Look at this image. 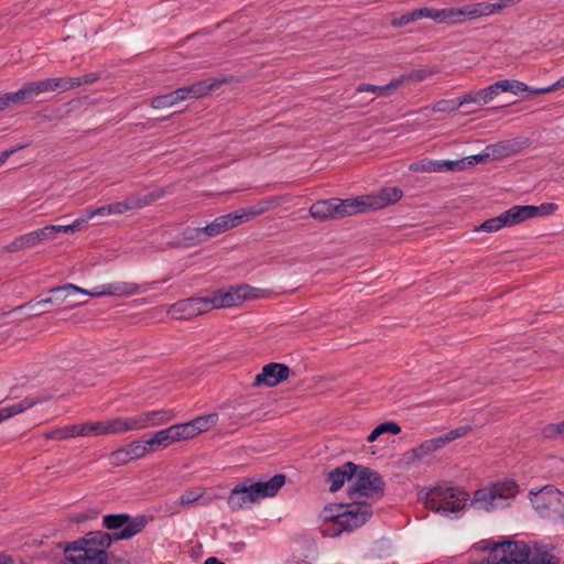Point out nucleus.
I'll use <instances>...</instances> for the list:
<instances>
[{
    "instance_id": "1",
    "label": "nucleus",
    "mask_w": 564,
    "mask_h": 564,
    "mask_svg": "<svg viewBox=\"0 0 564 564\" xmlns=\"http://www.w3.org/2000/svg\"><path fill=\"white\" fill-rule=\"evenodd\" d=\"M403 192L399 187H386L376 194L354 198H328L315 202L308 209L310 216L318 221L339 219L369 210H379L399 202Z\"/></svg>"
},
{
    "instance_id": "2",
    "label": "nucleus",
    "mask_w": 564,
    "mask_h": 564,
    "mask_svg": "<svg viewBox=\"0 0 564 564\" xmlns=\"http://www.w3.org/2000/svg\"><path fill=\"white\" fill-rule=\"evenodd\" d=\"M371 505L355 500L352 503H329L321 512L323 523L321 534L327 538H337L344 532L364 525L371 517Z\"/></svg>"
},
{
    "instance_id": "3",
    "label": "nucleus",
    "mask_w": 564,
    "mask_h": 564,
    "mask_svg": "<svg viewBox=\"0 0 564 564\" xmlns=\"http://www.w3.org/2000/svg\"><path fill=\"white\" fill-rule=\"evenodd\" d=\"M469 500V495L464 489L438 485L426 492L424 503L434 512L458 518Z\"/></svg>"
},
{
    "instance_id": "4",
    "label": "nucleus",
    "mask_w": 564,
    "mask_h": 564,
    "mask_svg": "<svg viewBox=\"0 0 564 564\" xmlns=\"http://www.w3.org/2000/svg\"><path fill=\"white\" fill-rule=\"evenodd\" d=\"M518 494V485L513 480L494 482L475 491L470 502L477 509L491 512L506 508Z\"/></svg>"
},
{
    "instance_id": "5",
    "label": "nucleus",
    "mask_w": 564,
    "mask_h": 564,
    "mask_svg": "<svg viewBox=\"0 0 564 564\" xmlns=\"http://www.w3.org/2000/svg\"><path fill=\"white\" fill-rule=\"evenodd\" d=\"M530 501L541 517L564 522V492L554 486L530 491Z\"/></svg>"
},
{
    "instance_id": "6",
    "label": "nucleus",
    "mask_w": 564,
    "mask_h": 564,
    "mask_svg": "<svg viewBox=\"0 0 564 564\" xmlns=\"http://www.w3.org/2000/svg\"><path fill=\"white\" fill-rule=\"evenodd\" d=\"M215 87V83L199 80L192 85L184 86L171 93L152 98L151 107L154 109H163L187 99L200 98L208 95Z\"/></svg>"
},
{
    "instance_id": "7",
    "label": "nucleus",
    "mask_w": 564,
    "mask_h": 564,
    "mask_svg": "<svg viewBox=\"0 0 564 564\" xmlns=\"http://www.w3.org/2000/svg\"><path fill=\"white\" fill-rule=\"evenodd\" d=\"M486 549L490 550L486 564H523L528 557V544L522 541L490 542Z\"/></svg>"
},
{
    "instance_id": "8",
    "label": "nucleus",
    "mask_w": 564,
    "mask_h": 564,
    "mask_svg": "<svg viewBox=\"0 0 564 564\" xmlns=\"http://www.w3.org/2000/svg\"><path fill=\"white\" fill-rule=\"evenodd\" d=\"M264 296V291L257 288H251L248 284H241L236 288L227 290L220 289L214 291L209 295L210 304L214 308L232 307L240 305L246 300H254Z\"/></svg>"
},
{
    "instance_id": "9",
    "label": "nucleus",
    "mask_w": 564,
    "mask_h": 564,
    "mask_svg": "<svg viewBox=\"0 0 564 564\" xmlns=\"http://www.w3.org/2000/svg\"><path fill=\"white\" fill-rule=\"evenodd\" d=\"M352 479L354 485L348 491L350 499H355L356 496L381 497L383 495L384 482L378 473L358 466Z\"/></svg>"
},
{
    "instance_id": "10",
    "label": "nucleus",
    "mask_w": 564,
    "mask_h": 564,
    "mask_svg": "<svg viewBox=\"0 0 564 564\" xmlns=\"http://www.w3.org/2000/svg\"><path fill=\"white\" fill-rule=\"evenodd\" d=\"M62 77L46 78L37 82H30L24 84L19 90L8 93L9 101L11 105L19 104L24 100H32L43 93L63 91Z\"/></svg>"
},
{
    "instance_id": "11",
    "label": "nucleus",
    "mask_w": 564,
    "mask_h": 564,
    "mask_svg": "<svg viewBox=\"0 0 564 564\" xmlns=\"http://www.w3.org/2000/svg\"><path fill=\"white\" fill-rule=\"evenodd\" d=\"M213 310L208 296H193L183 299L167 308V314L175 319H192L196 316L206 314Z\"/></svg>"
},
{
    "instance_id": "12",
    "label": "nucleus",
    "mask_w": 564,
    "mask_h": 564,
    "mask_svg": "<svg viewBox=\"0 0 564 564\" xmlns=\"http://www.w3.org/2000/svg\"><path fill=\"white\" fill-rule=\"evenodd\" d=\"M466 432V427H459L456 430H452L448 433L441 435L438 437L426 440L420 446L406 452L404 454V459L406 463H413L414 460L424 459L426 456L444 447L449 442L463 436Z\"/></svg>"
},
{
    "instance_id": "13",
    "label": "nucleus",
    "mask_w": 564,
    "mask_h": 564,
    "mask_svg": "<svg viewBox=\"0 0 564 564\" xmlns=\"http://www.w3.org/2000/svg\"><path fill=\"white\" fill-rule=\"evenodd\" d=\"M66 560L73 564H105L108 560L107 552L102 549H91L85 545H72L67 543L64 547Z\"/></svg>"
},
{
    "instance_id": "14",
    "label": "nucleus",
    "mask_w": 564,
    "mask_h": 564,
    "mask_svg": "<svg viewBox=\"0 0 564 564\" xmlns=\"http://www.w3.org/2000/svg\"><path fill=\"white\" fill-rule=\"evenodd\" d=\"M164 194H165L164 189L160 188V189H155L151 193H148L145 195H140V194L132 195L130 197H127L122 202H117V203L107 205L109 215H120L128 210L143 208L145 206L151 205L155 200L162 198L164 196Z\"/></svg>"
},
{
    "instance_id": "15",
    "label": "nucleus",
    "mask_w": 564,
    "mask_h": 564,
    "mask_svg": "<svg viewBox=\"0 0 564 564\" xmlns=\"http://www.w3.org/2000/svg\"><path fill=\"white\" fill-rule=\"evenodd\" d=\"M290 375V368L284 364L271 362L265 365L261 372L254 378V386H267L274 387L288 379Z\"/></svg>"
},
{
    "instance_id": "16",
    "label": "nucleus",
    "mask_w": 564,
    "mask_h": 564,
    "mask_svg": "<svg viewBox=\"0 0 564 564\" xmlns=\"http://www.w3.org/2000/svg\"><path fill=\"white\" fill-rule=\"evenodd\" d=\"M173 417L174 411L167 409L152 410L133 415L135 431L166 424Z\"/></svg>"
},
{
    "instance_id": "17",
    "label": "nucleus",
    "mask_w": 564,
    "mask_h": 564,
    "mask_svg": "<svg viewBox=\"0 0 564 564\" xmlns=\"http://www.w3.org/2000/svg\"><path fill=\"white\" fill-rule=\"evenodd\" d=\"M169 279H163L162 281H153L144 284H137L133 282H124L118 281L112 283H107V292L110 296H131L140 293L148 292L153 290L154 286L161 282L165 283Z\"/></svg>"
},
{
    "instance_id": "18",
    "label": "nucleus",
    "mask_w": 564,
    "mask_h": 564,
    "mask_svg": "<svg viewBox=\"0 0 564 564\" xmlns=\"http://www.w3.org/2000/svg\"><path fill=\"white\" fill-rule=\"evenodd\" d=\"M257 502L248 479L237 484L230 491L227 503L232 511H238Z\"/></svg>"
},
{
    "instance_id": "19",
    "label": "nucleus",
    "mask_w": 564,
    "mask_h": 564,
    "mask_svg": "<svg viewBox=\"0 0 564 564\" xmlns=\"http://www.w3.org/2000/svg\"><path fill=\"white\" fill-rule=\"evenodd\" d=\"M530 145L527 138H513L488 145V152H491V159H501L520 153Z\"/></svg>"
},
{
    "instance_id": "20",
    "label": "nucleus",
    "mask_w": 564,
    "mask_h": 564,
    "mask_svg": "<svg viewBox=\"0 0 564 564\" xmlns=\"http://www.w3.org/2000/svg\"><path fill=\"white\" fill-rule=\"evenodd\" d=\"M248 481L256 501L258 502L261 498L275 496L280 488L285 484V476L278 474L267 481H253L252 479H248Z\"/></svg>"
},
{
    "instance_id": "21",
    "label": "nucleus",
    "mask_w": 564,
    "mask_h": 564,
    "mask_svg": "<svg viewBox=\"0 0 564 564\" xmlns=\"http://www.w3.org/2000/svg\"><path fill=\"white\" fill-rule=\"evenodd\" d=\"M471 4H465L458 8L451 7L438 9L437 21L445 24H458L473 19Z\"/></svg>"
},
{
    "instance_id": "22",
    "label": "nucleus",
    "mask_w": 564,
    "mask_h": 564,
    "mask_svg": "<svg viewBox=\"0 0 564 564\" xmlns=\"http://www.w3.org/2000/svg\"><path fill=\"white\" fill-rule=\"evenodd\" d=\"M358 469V465L348 462L343 466L332 469L327 474V480L330 484L329 490L335 492L339 490L347 480H351Z\"/></svg>"
},
{
    "instance_id": "23",
    "label": "nucleus",
    "mask_w": 564,
    "mask_h": 564,
    "mask_svg": "<svg viewBox=\"0 0 564 564\" xmlns=\"http://www.w3.org/2000/svg\"><path fill=\"white\" fill-rule=\"evenodd\" d=\"M538 209L532 205H516L501 213L506 227L520 224L524 220L536 217Z\"/></svg>"
},
{
    "instance_id": "24",
    "label": "nucleus",
    "mask_w": 564,
    "mask_h": 564,
    "mask_svg": "<svg viewBox=\"0 0 564 564\" xmlns=\"http://www.w3.org/2000/svg\"><path fill=\"white\" fill-rule=\"evenodd\" d=\"M523 564H558V558L550 552L547 545L534 542L532 547L528 545V557Z\"/></svg>"
},
{
    "instance_id": "25",
    "label": "nucleus",
    "mask_w": 564,
    "mask_h": 564,
    "mask_svg": "<svg viewBox=\"0 0 564 564\" xmlns=\"http://www.w3.org/2000/svg\"><path fill=\"white\" fill-rule=\"evenodd\" d=\"M237 216L234 213H229L223 216L215 218L214 221L203 227V230L207 235V238L216 237L231 228L238 226L236 220Z\"/></svg>"
},
{
    "instance_id": "26",
    "label": "nucleus",
    "mask_w": 564,
    "mask_h": 564,
    "mask_svg": "<svg viewBox=\"0 0 564 564\" xmlns=\"http://www.w3.org/2000/svg\"><path fill=\"white\" fill-rule=\"evenodd\" d=\"M112 539L109 533L104 531H93L87 533L84 538H80L72 545H87L91 549H102L104 552L111 545Z\"/></svg>"
},
{
    "instance_id": "27",
    "label": "nucleus",
    "mask_w": 564,
    "mask_h": 564,
    "mask_svg": "<svg viewBox=\"0 0 564 564\" xmlns=\"http://www.w3.org/2000/svg\"><path fill=\"white\" fill-rule=\"evenodd\" d=\"M47 400V398H39V397H26L23 400L10 404L8 406L0 408V423L12 417L15 414H19L37 403Z\"/></svg>"
},
{
    "instance_id": "28",
    "label": "nucleus",
    "mask_w": 564,
    "mask_h": 564,
    "mask_svg": "<svg viewBox=\"0 0 564 564\" xmlns=\"http://www.w3.org/2000/svg\"><path fill=\"white\" fill-rule=\"evenodd\" d=\"M149 523V518L147 516H137L134 518L129 516V521L123 525V529L118 533H115L113 538L116 540H128L138 533L142 532L143 529Z\"/></svg>"
},
{
    "instance_id": "29",
    "label": "nucleus",
    "mask_w": 564,
    "mask_h": 564,
    "mask_svg": "<svg viewBox=\"0 0 564 564\" xmlns=\"http://www.w3.org/2000/svg\"><path fill=\"white\" fill-rule=\"evenodd\" d=\"M406 78H409V76L402 75L398 78L392 79L389 84L382 86L361 84L357 88V91H368L376 94L377 96H388L391 95L395 89H398Z\"/></svg>"
},
{
    "instance_id": "30",
    "label": "nucleus",
    "mask_w": 564,
    "mask_h": 564,
    "mask_svg": "<svg viewBox=\"0 0 564 564\" xmlns=\"http://www.w3.org/2000/svg\"><path fill=\"white\" fill-rule=\"evenodd\" d=\"M106 424L108 435L123 434L127 432L135 431L133 415L116 416L110 420H106Z\"/></svg>"
},
{
    "instance_id": "31",
    "label": "nucleus",
    "mask_w": 564,
    "mask_h": 564,
    "mask_svg": "<svg viewBox=\"0 0 564 564\" xmlns=\"http://www.w3.org/2000/svg\"><path fill=\"white\" fill-rule=\"evenodd\" d=\"M271 207V203L265 200L261 202L254 206L248 207V208H241L236 212H234V215L237 216L236 220L238 223V226L245 221H248L249 219L257 217L261 214H264L268 212Z\"/></svg>"
},
{
    "instance_id": "32",
    "label": "nucleus",
    "mask_w": 564,
    "mask_h": 564,
    "mask_svg": "<svg viewBox=\"0 0 564 564\" xmlns=\"http://www.w3.org/2000/svg\"><path fill=\"white\" fill-rule=\"evenodd\" d=\"M462 97H463L464 105L476 104L478 106L487 105L491 100L495 99V95H494V90L491 89V86H488V87H486L484 89H479V90H471V91L463 95Z\"/></svg>"
},
{
    "instance_id": "33",
    "label": "nucleus",
    "mask_w": 564,
    "mask_h": 564,
    "mask_svg": "<svg viewBox=\"0 0 564 564\" xmlns=\"http://www.w3.org/2000/svg\"><path fill=\"white\" fill-rule=\"evenodd\" d=\"M76 436H79V424H69L62 427H54L43 433V437L46 440L63 441Z\"/></svg>"
},
{
    "instance_id": "34",
    "label": "nucleus",
    "mask_w": 564,
    "mask_h": 564,
    "mask_svg": "<svg viewBox=\"0 0 564 564\" xmlns=\"http://www.w3.org/2000/svg\"><path fill=\"white\" fill-rule=\"evenodd\" d=\"M50 293L54 296V304H62L66 299L76 293H86V290L74 284H65L62 286L53 288Z\"/></svg>"
},
{
    "instance_id": "35",
    "label": "nucleus",
    "mask_w": 564,
    "mask_h": 564,
    "mask_svg": "<svg viewBox=\"0 0 564 564\" xmlns=\"http://www.w3.org/2000/svg\"><path fill=\"white\" fill-rule=\"evenodd\" d=\"M101 435H108L106 420L79 423V436L88 437Z\"/></svg>"
},
{
    "instance_id": "36",
    "label": "nucleus",
    "mask_w": 564,
    "mask_h": 564,
    "mask_svg": "<svg viewBox=\"0 0 564 564\" xmlns=\"http://www.w3.org/2000/svg\"><path fill=\"white\" fill-rule=\"evenodd\" d=\"M98 79H99V74H97V73H89V74L78 76V77H62L63 86L65 85V87L63 88V91L70 90V89H73L75 87H79L82 85L93 84Z\"/></svg>"
},
{
    "instance_id": "37",
    "label": "nucleus",
    "mask_w": 564,
    "mask_h": 564,
    "mask_svg": "<svg viewBox=\"0 0 564 564\" xmlns=\"http://www.w3.org/2000/svg\"><path fill=\"white\" fill-rule=\"evenodd\" d=\"M471 4V14L473 19H478L481 17L492 15L495 13L501 12L502 8L498 2L489 3V2H475Z\"/></svg>"
},
{
    "instance_id": "38",
    "label": "nucleus",
    "mask_w": 564,
    "mask_h": 564,
    "mask_svg": "<svg viewBox=\"0 0 564 564\" xmlns=\"http://www.w3.org/2000/svg\"><path fill=\"white\" fill-rule=\"evenodd\" d=\"M217 413H209L191 420V423L197 435L200 434L202 432L210 430L213 426L217 424Z\"/></svg>"
},
{
    "instance_id": "39",
    "label": "nucleus",
    "mask_w": 564,
    "mask_h": 564,
    "mask_svg": "<svg viewBox=\"0 0 564 564\" xmlns=\"http://www.w3.org/2000/svg\"><path fill=\"white\" fill-rule=\"evenodd\" d=\"M182 238L187 246H197L208 240L203 227L186 228L182 234Z\"/></svg>"
},
{
    "instance_id": "40",
    "label": "nucleus",
    "mask_w": 564,
    "mask_h": 564,
    "mask_svg": "<svg viewBox=\"0 0 564 564\" xmlns=\"http://www.w3.org/2000/svg\"><path fill=\"white\" fill-rule=\"evenodd\" d=\"M401 427L395 422H383L375 427L371 433L368 435L367 441L369 443L375 442L380 435L384 433L399 434Z\"/></svg>"
},
{
    "instance_id": "41",
    "label": "nucleus",
    "mask_w": 564,
    "mask_h": 564,
    "mask_svg": "<svg viewBox=\"0 0 564 564\" xmlns=\"http://www.w3.org/2000/svg\"><path fill=\"white\" fill-rule=\"evenodd\" d=\"M463 97L455 99H443L433 105L432 111L434 112H453L458 110L462 106Z\"/></svg>"
},
{
    "instance_id": "42",
    "label": "nucleus",
    "mask_w": 564,
    "mask_h": 564,
    "mask_svg": "<svg viewBox=\"0 0 564 564\" xmlns=\"http://www.w3.org/2000/svg\"><path fill=\"white\" fill-rule=\"evenodd\" d=\"M440 165H441L440 160L434 161V160L424 159V160L413 162L409 169L412 172L433 173V172H441Z\"/></svg>"
},
{
    "instance_id": "43",
    "label": "nucleus",
    "mask_w": 564,
    "mask_h": 564,
    "mask_svg": "<svg viewBox=\"0 0 564 564\" xmlns=\"http://www.w3.org/2000/svg\"><path fill=\"white\" fill-rule=\"evenodd\" d=\"M129 521L128 513H116V514H107L102 519L104 525L109 530H119L123 529V525Z\"/></svg>"
},
{
    "instance_id": "44",
    "label": "nucleus",
    "mask_w": 564,
    "mask_h": 564,
    "mask_svg": "<svg viewBox=\"0 0 564 564\" xmlns=\"http://www.w3.org/2000/svg\"><path fill=\"white\" fill-rule=\"evenodd\" d=\"M178 442L187 441L197 436L191 421L173 424Z\"/></svg>"
},
{
    "instance_id": "45",
    "label": "nucleus",
    "mask_w": 564,
    "mask_h": 564,
    "mask_svg": "<svg viewBox=\"0 0 564 564\" xmlns=\"http://www.w3.org/2000/svg\"><path fill=\"white\" fill-rule=\"evenodd\" d=\"M506 227V223H503L501 214L497 217L490 218L485 220L482 224H480L478 227L475 228L476 231H487V232H495L500 230L501 228Z\"/></svg>"
},
{
    "instance_id": "46",
    "label": "nucleus",
    "mask_w": 564,
    "mask_h": 564,
    "mask_svg": "<svg viewBox=\"0 0 564 564\" xmlns=\"http://www.w3.org/2000/svg\"><path fill=\"white\" fill-rule=\"evenodd\" d=\"M158 435L162 448L170 446L173 443L178 442L174 426L171 425L166 429L158 431Z\"/></svg>"
},
{
    "instance_id": "47",
    "label": "nucleus",
    "mask_w": 564,
    "mask_h": 564,
    "mask_svg": "<svg viewBox=\"0 0 564 564\" xmlns=\"http://www.w3.org/2000/svg\"><path fill=\"white\" fill-rule=\"evenodd\" d=\"M541 433L545 438H556L560 435H564V420L558 423L546 424Z\"/></svg>"
},
{
    "instance_id": "48",
    "label": "nucleus",
    "mask_w": 564,
    "mask_h": 564,
    "mask_svg": "<svg viewBox=\"0 0 564 564\" xmlns=\"http://www.w3.org/2000/svg\"><path fill=\"white\" fill-rule=\"evenodd\" d=\"M123 447L128 454L130 462L133 459H139L145 455L142 441H133Z\"/></svg>"
},
{
    "instance_id": "49",
    "label": "nucleus",
    "mask_w": 564,
    "mask_h": 564,
    "mask_svg": "<svg viewBox=\"0 0 564 564\" xmlns=\"http://www.w3.org/2000/svg\"><path fill=\"white\" fill-rule=\"evenodd\" d=\"M469 162H465L464 161V158L463 159H459V160H440V166H441V172H445V171H464L467 169V164Z\"/></svg>"
},
{
    "instance_id": "50",
    "label": "nucleus",
    "mask_w": 564,
    "mask_h": 564,
    "mask_svg": "<svg viewBox=\"0 0 564 564\" xmlns=\"http://www.w3.org/2000/svg\"><path fill=\"white\" fill-rule=\"evenodd\" d=\"M109 462L112 466H123L130 462L124 447H120L109 454Z\"/></svg>"
},
{
    "instance_id": "51",
    "label": "nucleus",
    "mask_w": 564,
    "mask_h": 564,
    "mask_svg": "<svg viewBox=\"0 0 564 564\" xmlns=\"http://www.w3.org/2000/svg\"><path fill=\"white\" fill-rule=\"evenodd\" d=\"M416 20H417L416 14H415V11L413 10L411 12L402 14L399 18H393L391 20V25L394 28H402V26H405Z\"/></svg>"
},
{
    "instance_id": "52",
    "label": "nucleus",
    "mask_w": 564,
    "mask_h": 564,
    "mask_svg": "<svg viewBox=\"0 0 564 564\" xmlns=\"http://www.w3.org/2000/svg\"><path fill=\"white\" fill-rule=\"evenodd\" d=\"M511 86L512 87H511L510 93H512L514 95H522L524 93H527L529 95H536L534 93L536 88H532L520 80L511 79Z\"/></svg>"
},
{
    "instance_id": "53",
    "label": "nucleus",
    "mask_w": 564,
    "mask_h": 564,
    "mask_svg": "<svg viewBox=\"0 0 564 564\" xmlns=\"http://www.w3.org/2000/svg\"><path fill=\"white\" fill-rule=\"evenodd\" d=\"M32 141L31 140H26L25 142L21 143V144H18L11 149H8V150H4L0 153V166L2 164H4L7 162V160L12 155L14 154L15 152L20 151V150H23L25 148H28L29 145H31Z\"/></svg>"
},
{
    "instance_id": "54",
    "label": "nucleus",
    "mask_w": 564,
    "mask_h": 564,
    "mask_svg": "<svg viewBox=\"0 0 564 564\" xmlns=\"http://www.w3.org/2000/svg\"><path fill=\"white\" fill-rule=\"evenodd\" d=\"M490 153L491 152H488V145H487L481 153L464 158L465 162H469L467 164V169L473 166V165H475V164L485 162L487 159L491 158Z\"/></svg>"
},
{
    "instance_id": "55",
    "label": "nucleus",
    "mask_w": 564,
    "mask_h": 564,
    "mask_svg": "<svg viewBox=\"0 0 564 564\" xmlns=\"http://www.w3.org/2000/svg\"><path fill=\"white\" fill-rule=\"evenodd\" d=\"M89 220H90V217H89L87 210L85 209L83 212V214L70 224L72 234L85 229Z\"/></svg>"
},
{
    "instance_id": "56",
    "label": "nucleus",
    "mask_w": 564,
    "mask_h": 564,
    "mask_svg": "<svg viewBox=\"0 0 564 564\" xmlns=\"http://www.w3.org/2000/svg\"><path fill=\"white\" fill-rule=\"evenodd\" d=\"M160 438L158 435V432L153 434V436L147 441H142L143 447H144V454L150 452H156L161 449Z\"/></svg>"
},
{
    "instance_id": "57",
    "label": "nucleus",
    "mask_w": 564,
    "mask_h": 564,
    "mask_svg": "<svg viewBox=\"0 0 564 564\" xmlns=\"http://www.w3.org/2000/svg\"><path fill=\"white\" fill-rule=\"evenodd\" d=\"M491 86V89L494 90L495 98L500 93H510L511 90V79H502L494 83Z\"/></svg>"
},
{
    "instance_id": "58",
    "label": "nucleus",
    "mask_w": 564,
    "mask_h": 564,
    "mask_svg": "<svg viewBox=\"0 0 564 564\" xmlns=\"http://www.w3.org/2000/svg\"><path fill=\"white\" fill-rule=\"evenodd\" d=\"M414 11H415L417 20L423 19V18H429L434 21H437L438 9L424 7V8L416 9Z\"/></svg>"
},
{
    "instance_id": "59",
    "label": "nucleus",
    "mask_w": 564,
    "mask_h": 564,
    "mask_svg": "<svg viewBox=\"0 0 564 564\" xmlns=\"http://www.w3.org/2000/svg\"><path fill=\"white\" fill-rule=\"evenodd\" d=\"M35 231L39 235L40 242L44 240H52L56 237L54 225L45 226Z\"/></svg>"
},
{
    "instance_id": "60",
    "label": "nucleus",
    "mask_w": 564,
    "mask_h": 564,
    "mask_svg": "<svg viewBox=\"0 0 564 564\" xmlns=\"http://www.w3.org/2000/svg\"><path fill=\"white\" fill-rule=\"evenodd\" d=\"M20 238H21V242H22L24 249L34 247L37 243H40L39 235L36 234L35 230L24 234V235L20 236Z\"/></svg>"
},
{
    "instance_id": "61",
    "label": "nucleus",
    "mask_w": 564,
    "mask_h": 564,
    "mask_svg": "<svg viewBox=\"0 0 564 564\" xmlns=\"http://www.w3.org/2000/svg\"><path fill=\"white\" fill-rule=\"evenodd\" d=\"M200 494H196L192 490L185 491L178 499L180 505H189L200 498Z\"/></svg>"
},
{
    "instance_id": "62",
    "label": "nucleus",
    "mask_w": 564,
    "mask_h": 564,
    "mask_svg": "<svg viewBox=\"0 0 564 564\" xmlns=\"http://www.w3.org/2000/svg\"><path fill=\"white\" fill-rule=\"evenodd\" d=\"M564 87V76L556 80L553 85L535 89V94H546Z\"/></svg>"
},
{
    "instance_id": "63",
    "label": "nucleus",
    "mask_w": 564,
    "mask_h": 564,
    "mask_svg": "<svg viewBox=\"0 0 564 564\" xmlns=\"http://www.w3.org/2000/svg\"><path fill=\"white\" fill-rule=\"evenodd\" d=\"M538 209L536 216H547L551 215L557 206L553 203L542 204L540 206H535Z\"/></svg>"
},
{
    "instance_id": "64",
    "label": "nucleus",
    "mask_w": 564,
    "mask_h": 564,
    "mask_svg": "<svg viewBox=\"0 0 564 564\" xmlns=\"http://www.w3.org/2000/svg\"><path fill=\"white\" fill-rule=\"evenodd\" d=\"M90 219H93L94 217L96 216H109V210H108V206H100V207H97V208H87L86 209Z\"/></svg>"
}]
</instances>
